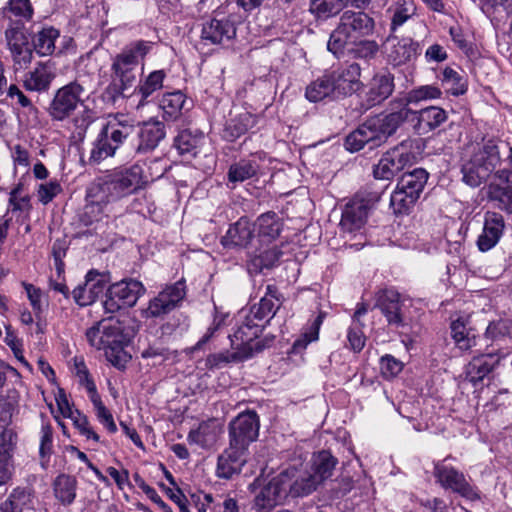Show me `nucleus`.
<instances>
[{
	"instance_id": "obj_59",
	"label": "nucleus",
	"mask_w": 512,
	"mask_h": 512,
	"mask_svg": "<svg viewBox=\"0 0 512 512\" xmlns=\"http://www.w3.org/2000/svg\"><path fill=\"white\" fill-rule=\"evenodd\" d=\"M94 408L96 410V415L101 424H103L110 433H114L117 431V426L114 422L112 414L109 410L104 406L103 402L100 399L99 394L95 396V398H90Z\"/></svg>"
},
{
	"instance_id": "obj_30",
	"label": "nucleus",
	"mask_w": 512,
	"mask_h": 512,
	"mask_svg": "<svg viewBox=\"0 0 512 512\" xmlns=\"http://www.w3.org/2000/svg\"><path fill=\"white\" fill-rule=\"evenodd\" d=\"M55 78L53 67L48 63H39L25 74L23 85L28 91L46 92Z\"/></svg>"
},
{
	"instance_id": "obj_3",
	"label": "nucleus",
	"mask_w": 512,
	"mask_h": 512,
	"mask_svg": "<svg viewBox=\"0 0 512 512\" xmlns=\"http://www.w3.org/2000/svg\"><path fill=\"white\" fill-rule=\"evenodd\" d=\"M149 182L141 164L116 169L91 184L90 196L95 201H116L143 189Z\"/></svg>"
},
{
	"instance_id": "obj_54",
	"label": "nucleus",
	"mask_w": 512,
	"mask_h": 512,
	"mask_svg": "<svg viewBox=\"0 0 512 512\" xmlns=\"http://www.w3.org/2000/svg\"><path fill=\"white\" fill-rule=\"evenodd\" d=\"M442 91L435 85H422L408 92L405 105L409 103H419L421 101L439 99Z\"/></svg>"
},
{
	"instance_id": "obj_26",
	"label": "nucleus",
	"mask_w": 512,
	"mask_h": 512,
	"mask_svg": "<svg viewBox=\"0 0 512 512\" xmlns=\"http://www.w3.org/2000/svg\"><path fill=\"white\" fill-rule=\"evenodd\" d=\"M248 450L229 443V446L218 457L217 475L223 479H230L241 472L246 463Z\"/></svg>"
},
{
	"instance_id": "obj_18",
	"label": "nucleus",
	"mask_w": 512,
	"mask_h": 512,
	"mask_svg": "<svg viewBox=\"0 0 512 512\" xmlns=\"http://www.w3.org/2000/svg\"><path fill=\"white\" fill-rule=\"evenodd\" d=\"M377 306L389 325L396 328L407 325L405 299L401 297L398 291L394 289L381 291L377 299Z\"/></svg>"
},
{
	"instance_id": "obj_50",
	"label": "nucleus",
	"mask_w": 512,
	"mask_h": 512,
	"mask_svg": "<svg viewBox=\"0 0 512 512\" xmlns=\"http://www.w3.org/2000/svg\"><path fill=\"white\" fill-rule=\"evenodd\" d=\"M342 11L339 0H311L309 12L318 20H327Z\"/></svg>"
},
{
	"instance_id": "obj_20",
	"label": "nucleus",
	"mask_w": 512,
	"mask_h": 512,
	"mask_svg": "<svg viewBox=\"0 0 512 512\" xmlns=\"http://www.w3.org/2000/svg\"><path fill=\"white\" fill-rule=\"evenodd\" d=\"M135 127L138 138V143L135 146L137 153L153 151L166 136L165 125L159 120L151 119L139 123Z\"/></svg>"
},
{
	"instance_id": "obj_49",
	"label": "nucleus",
	"mask_w": 512,
	"mask_h": 512,
	"mask_svg": "<svg viewBox=\"0 0 512 512\" xmlns=\"http://www.w3.org/2000/svg\"><path fill=\"white\" fill-rule=\"evenodd\" d=\"M115 147L100 132L96 140L92 143L87 163L89 165H98L105 159L115 155Z\"/></svg>"
},
{
	"instance_id": "obj_5",
	"label": "nucleus",
	"mask_w": 512,
	"mask_h": 512,
	"mask_svg": "<svg viewBox=\"0 0 512 512\" xmlns=\"http://www.w3.org/2000/svg\"><path fill=\"white\" fill-rule=\"evenodd\" d=\"M89 344L105 350L106 359L116 368L124 369L131 356L124 350L127 338L119 321L105 319L89 328L86 332Z\"/></svg>"
},
{
	"instance_id": "obj_16",
	"label": "nucleus",
	"mask_w": 512,
	"mask_h": 512,
	"mask_svg": "<svg viewBox=\"0 0 512 512\" xmlns=\"http://www.w3.org/2000/svg\"><path fill=\"white\" fill-rule=\"evenodd\" d=\"M434 476L443 488L450 489L469 500L479 499L476 489L467 482L464 474L456 468L439 462L435 465Z\"/></svg>"
},
{
	"instance_id": "obj_63",
	"label": "nucleus",
	"mask_w": 512,
	"mask_h": 512,
	"mask_svg": "<svg viewBox=\"0 0 512 512\" xmlns=\"http://www.w3.org/2000/svg\"><path fill=\"white\" fill-rule=\"evenodd\" d=\"M67 418H70L73 421L75 427L82 435L86 436V438L93 439L96 442L99 441L98 434L89 426V422L85 415L81 414L78 410H75L71 416H68Z\"/></svg>"
},
{
	"instance_id": "obj_58",
	"label": "nucleus",
	"mask_w": 512,
	"mask_h": 512,
	"mask_svg": "<svg viewBox=\"0 0 512 512\" xmlns=\"http://www.w3.org/2000/svg\"><path fill=\"white\" fill-rule=\"evenodd\" d=\"M414 5L412 0H403L394 10L391 21V29L396 30L403 25L414 13Z\"/></svg>"
},
{
	"instance_id": "obj_55",
	"label": "nucleus",
	"mask_w": 512,
	"mask_h": 512,
	"mask_svg": "<svg viewBox=\"0 0 512 512\" xmlns=\"http://www.w3.org/2000/svg\"><path fill=\"white\" fill-rule=\"evenodd\" d=\"M73 372L78 378L79 384L86 388L90 398H95V396L98 395L96 385L90 377L89 371L82 358H74Z\"/></svg>"
},
{
	"instance_id": "obj_44",
	"label": "nucleus",
	"mask_w": 512,
	"mask_h": 512,
	"mask_svg": "<svg viewBox=\"0 0 512 512\" xmlns=\"http://www.w3.org/2000/svg\"><path fill=\"white\" fill-rule=\"evenodd\" d=\"M499 178L504 179L505 184L493 187L491 198L499 202L500 208L512 212V171H501Z\"/></svg>"
},
{
	"instance_id": "obj_47",
	"label": "nucleus",
	"mask_w": 512,
	"mask_h": 512,
	"mask_svg": "<svg viewBox=\"0 0 512 512\" xmlns=\"http://www.w3.org/2000/svg\"><path fill=\"white\" fill-rule=\"evenodd\" d=\"M59 37V31L53 27H44L33 38L36 52L41 56L51 55L55 50V41Z\"/></svg>"
},
{
	"instance_id": "obj_64",
	"label": "nucleus",
	"mask_w": 512,
	"mask_h": 512,
	"mask_svg": "<svg viewBox=\"0 0 512 512\" xmlns=\"http://www.w3.org/2000/svg\"><path fill=\"white\" fill-rule=\"evenodd\" d=\"M62 191V187L57 180H51L48 183L40 184L38 187V199L43 204H48Z\"/></svg>"
},
{
	"instance_id": "obj_1",
	"label": "nucleus",
	"mask_w": 512,
	"mask_h": 512,
	"mask_svg": "<svg viewBox=\"0 0 512 512\" xmlns=\"http://www.w3.org/2000/svg\"><path fill=\"white\" fill-rule=\"evenodd\" d=\"M91 84L83 76L58 88L47 107V114L54 122L70 120L77 136L84 138L88 128L98 118L97 111L87 104Z\"/></svg>"
},
{
	"instance_id": "obj_9",
	"label": "nucleus",
	"mask_w": 512,
	"mask_h": 512,
	"mask_svg": "<svg viewBox=\"0 0 512 512\" xmlns=\"http://www.w3.org/2000/svg\"><path fill=\"white\" fill-rule=\"evenodd\" d=\"M427 179L428 173L422 168L404 173L391 195L390 204L394 212L404 213L408 211L419 198Z\"/></svg>"
},
{
	"instance_id": "obj_24",
	"label": "nucleus",
	"mask_w": 512,
	"mask_h": 512,
	"mask_svg": "<svg viewBox=\"0 0 512 512\" xmlns=\"http://www.w3.org/2000/svg\"><path fill=\"white\" fill-rule=\"evenodd\" d=\"M283 479L280 473L259 491L254 499V505L257 509L269 511L286 499L288 493Z\"/></svg>"
},
{
	"instance_id": "obj_15",
	"label": "nucleus",
	"mask_w": 512,
	"mask_h": 512,
	"mask_svg": "<svg viewBox=\"0 0 512 512\" xmlns=\"http://www.w3.org/2000/svg\"><path fill=\"white\" fill-rule=\"evenodd\" d=\"M336 91V98H344L352 95L362 87L361 67L352 62L327 70Z\"/></svg>"
},
{
	"instance_id": "obj_6",
	"label": "nucleus",
	"mask_w": 512,
	"mask_h": 512,
	"mask_svg": "<svg viewBox=\"0 0 512 512\" xmlns=\"http://www.w3.org/2000/svg\"><path fill=\"white\" fill-rule=\"evenodd\" d=\"M374 29L375 21L367 13L346 10L330 34L327 49L339 58L344 55L349 44L371 35Z\"/></svg>"
},
{
	"instance_id": "obj_42",
	"label": "nucleus",
	"mask_w": 512,
	"mask_h": 512,
	"mask_svg": "<svg viewBox=\"0 0 512 512\" xmlns=\"http://www.w3.org/2000/svg\"><path fill=\"white\" fill-rule=\"evenodd\" d=\"M185 102V95L181 91H175L165 93L160 99L159 107L163 111L165 119L176 120L181 116Z\"/></svg>"
},
{
	"instance_id": "obj_25",
	"label": "nucleus",
	"mask_w": 512,
	"mask_h": 512,
	"mask_svg": "<svg viewBox=\"0 0 512 512\" xmlns=\"http://www.w3.org/2000/svg\"><path fill=\"white\" fill-rule=\"evenodd\" d=\"M504 228L505 221L501 214L491 211L486 212L483 231L477 239L479 250L486 252L495 247L503 235Z\"/></svg>"
},
{
	"instance_id": "obj_2",
	"label": "nucleus",
	"mask_w": 512,
	"mask_h": 512,
	"mask_svg": "<svg viewBox=\"0 0 512 512\" xmlns=\"http://www.w3.org/2000/svg\"><path fill=\"white\" fill-rule=\"evenodd\" d=\"M407 105L391 109L388 113H381L368 118L345 139V147L351 152H357L368 145L370 149L385 143L397 129L406 121L410 114Z\"/></svg>"
},
{
	"instance_id": "obj_27",
	"label": "nucleus",
	"mask_w": 512,
	"mask_h": 512,
	"mask_svg": "<svg viewBox=\"0 0 512 512\" xmlns=\"http://www.w3.org/2000/svg\"><path fill=\"white\" fill-rule=\"evenodd\" d=\"M499 361L500 357L493 353L475 356L466 366V380L477 386L488 377Z\"/></svg>"
},
{
	"instance_id": "obj_31",
	"label": "nucleus",
	"mask_w": 512,
	"mask_h": 512,
	"mask_svg": "<svg viewBox=\"0 0 512 512\" xmlns=\"http://www.w3.org/2000/svg\"><path fill=\"white\" fill-rule=\"evenodd\" d=\"M394 90V76L389 72H380L369 82L367 102L375 106L386 100Z\"/></svg>"
},
{
	"instance_id": "obj_40",
	"label": "nucleus",
	"mask_w": 512,
	"mask_h": 512,
	"mask_svg": "<svg viewBox=\"0 0 512 512\" xmlns=\"http://www.w3.org/2000/svg\"><path fill=\"white\" fill-rule=\"evenodd\" d=\"M13 433L0 424V486L11 477L8 461L13 446Z\"/></svg>"
},
{
	"instance_id": "obj_62",
	"label": "nucleus",
	"mask_w": 512,
	"mask_h": 512,
	"mask_svg": "<svg viewBox=\"0 0 512 512\" xmlns=\"http://www.w3.org/2000/svg\"><path fill=\"white\" fill-rule=\"evenodd\" d=\"M8 9L15 17L27 21L32 19L34 13L30 0H10Z\"/></svg>"
},
{
	"instance_id": "obj_22",
	"label": "nucleus",
	"mask_w": 512,
	"mask_h": 512,
	"mask_svg": "<svg viewBox=\"0 0 512 512\" xmlns=\"http://www.w3.org/2000/svg\"><path fill=\"white\" fill-rule=\"evenodd\" d=\"M410 161V155L405 152V146L393 148L385 153L378 164L375 166L373 173L375 178L382 180L392 179L404 166Z\"/></svg>"
},
{
	"instance_id": "obj_37",
	"label": "nucleus",
	"mask_w": 512,
	"mask_h": 512,
	"mask_svg": "<svg viewBox=\"0 0 512 512\" xmlns=\"http://www.w3.org/2000/svg\"><path fill=\"white\" fill-rule=\"evenodd\" d=\"M334 88L328 71H325L322 76L306 87L305 96L310 102H319L324 99L335 100L337 98Z\"/></svg>"
},
{
	"instance_id": "obj_51",
	"label": "nucleus",
	"mask_w": 512,
	"mask_h": 512,
	"mask_svg": "<svg viewBox=\"0 0 512 512\" xmlns=\"http://www.w3.org/2000/svg\"><path fill=\"white\" fill-rule=\"evenodd\" d=\"M440 80L446 92L453 96L463 95L467 91L464 77L450 67H446L442 71Z\"/></svg>"
},
{
	"instance_id": "obj_46",
	"label": "nucleus",
	"mask_w": 512,
	"mask_h": 512,
	"mask_svg": "<svg viewBox=\"0 0 512 512\" xmlns=\"http://www.w3.org/2000/svg\"><path fill=\"white\" fill-rule=\"evenodd\" d=\"M259 169L256 161L242 159L237 163L230 166L228 170V181L235 187L236 183L244 182L245 180L254 177Z\"/></svg>"
},
{
	"instance_id": "obj_17",
	"label": "nucleus",
	"mask_w": 512,
	"mask_h": 512,
	"mask_svg": "<svg viewBox=\"0 0 512 512\" xmlns=\"http://www.w3.org/2000/svg\"><path fill=\"white\" fill-rule=\"evenodd\" d=\"M373 206L370 198L357 194L346 205L342 211L340 220L341 230L352 233L361 229L368 217V213Z\"/></svg>"
},
{
	"instance_id": "obj_43",
	"label": "nucleus",
	"mask_w": 512,
	"mask_h": 512,
	"mask_svg": "<svg viewBox=\"0 0 512 512\" xmlns=\"http://www.w3.org/2000/svg\"><path fill=\"white\" fill-rule=\"evenodd\" d=\"M218 430L214 422H203L197 429L188 434L190 444H196L201 448H209L217 441Z\"/></svg>"
},
{
	"instance_id": "obj_52",
	"label": "nucleus",
	"mask_w": 512,
	"mask_h": 512,
	"mask_svg": "<svg viewBox=\"0 0 512 512\" xmlns=\"http://www.w3.org/2000/svg\"><path fill=\"white\" fill-rule=\"evenodd\" d=\"M165 77L166 73L164 70H156L151 72L145 80L139 84L136 91L141 95L140 104L163 87Z\"/></svg>"
},
{
	"instance_id": "obj_57",
	"label": "nucleus",
	"mask_w": 512,
	"mask_h": 512,
	"mask_svg": "<svg viewBox=\"0 0 512 512\" xmlns=\"http://www.w3.org/2000/svg\"><path fill=\"white\" fill-rule=\"evenodd\" d=\"M91 185L89 186L87 190V204L84 208L83 217L87 218L85 220L86 224H91L94 221H98L100 219L101 214L103 213V208L106 206L110 201H95L91 196Z\"/></svg>"
},
{
	"instance_id": "obj_13",
	"label": "nucleus",
	"mask_w": 512,
	"mask_h": 512,
	"mask_svg": "<svg viewBox=\"0 0 512 512\" xmlns=\"http://www.w3.org/2000/svg\"><path fill=\"white\" fill-rule=\"evenodd\" d=\"M259 417L255 411L238 414L229 423V443L248 450L259 435Z\"/></svg>"
},
{
	"instance_id": "obj_35",
	"label": "nucleus",
	"mask_w": 512,
	"mask_h": 512,
	"mask_svg": "<svg viewBox=\"0 0 512 512\" xmlns=\"http://www.w3.org/2000/svg\"><path fill=\"white\" fill-rule=\"evenodd\" d=\"M257 228L258 238L263 242L275 240L283 229V222L274 212L261 214L253 224Z\"/></svg>"
},
{
	"instance_id": "obj_45",
	"label": "nucleus",
	"mask_w": 512,
	"mask_h": 512,
	"mask_svg": "<svg viewBox=\"0 0 512 512\" xmlns=\"http://www.w3.org/2000/svg\"><path fill=\"white\" fill-rule=\"evenodd\" d=\"M77 480L75 477L60 474L54 481V493L56 498L65 505L71 504L76 497Z\"/></svg>"
},
{
	"instance_id": "obj_60",
	"label": "nucleus",
	"mask_w": 512,
	"mask_h": 512,
	"mask_svg": "<svg viewBox=\"0 0 512 512\" xmlns=\"http://www.w3.org/2000/svg\"><path fill=\"white\" fill-rule=\"evenodd\" d=\"M53 431L52 427L49 424H43L41 427V437H40V447H39V455L42 460V466H45L48 459L52 453L53 447V439H52Z\"/></svg>"
},
{
	"instance_id": "obj_7",
	"label": "nucleus",
	"mask_w": 512,
	"mask_h": 512,
	"mask_svg": "<svg viewBox=\"0 0 512 512\" xmlns=\"http://www.w3.org/2000/svg\"><path fill=\"white\" fill-rule=\"evenodd\" d=\"M153 43L139 40L131 43L118 54L112 63L115 81L120 82L118 91L124 95L125 90L131 88L136 82V70L140 60L150 52Z\"/></svg>"
},
{
	"instance_id": "obj_48",
	"label": "nucleus",
	"mask_w": 512,
	"mask_h": 512,
	"mask_svg": "<svg viewBox=\"0 0 512 512\" xmlns=\"http://www.w3.org/2000/svg\"><path fill=\"white\" fill-rule=\"evenodd\" d=\"M380 50L375 40L361 38L348 45L346 51L356 59L370 61L376 58Z\"/></svg>"
},
{
	"instance_id": "obj_34",
	"label": "nucleus",
	"mask_w": 512,
	"mask_h": 512,
	"mask_svg": "<svg viewBox=\"0 0 512 512\" xmlns=\"http://www.w3.org/2000/svg\"><path fill=\"white\" fill-rule=\"evenodd\" d=\"M419 54V44L406 38L391 47L388 53V61L394 66H401L415 60Z\"/></svg>"
},
{
	"instance_id": "obj_29",
	"label": "nucleus",
	"mask_w": 512,
	"mask_h": 512,
	"mask_svg": "<svg viewBox=\"0 0 512 512\" xmlns=\"http://www.w3.org/2000/svg\"><path fill=\"white\" fill-rule=\"evenodd\" d=\"M104 290V281L101 275L94 270L87 273L85 283L77 286L72 294L75 302L80 306L92 304L97 296Z\"/></svg>"
},
{
	"instance_id": "obj_32",
	"label": "nucleus",
	"mask_w": 512,
	"mask_h": 512,
	"mask_svg": "<svg viewBox=\"0 0 512 512\" xmlns=\"http://www.w3.org/2000/svg\"><path fill=\"white\" fill-rule=\"evenodd\" d=\"M282 302L278 296V291L274 286L268 285L265 295L258 304L251 307L248 317L253 321L270 320L280 308Z\"/></svg>"
},
{
	"instance_id": "obj_38",
	"label": "nucleus",
	"mask_w": 512,
	"mask_h": 512,
	"mask_svg": "<svg viewBox=\"0 0 512 512\" xmlns=\"http://www.w3.org/2000/svg\"><path fill=\"white\" fill-rule=\"evenodd\" d=\"M256 123L257 117L250 112L244 111L226 123L223 137L228 141H234L253 128Z\"/></svg>"
},
{
	"instance_id": "obj_39",
	"label": "nucleus",
	"mask_w": 512,
	"mask_h": 512,
	"mask_svg": "<svg viewBox=\"0 0 512 512\" xmlns=\"http://www.w3.org/2000/svg\"><path fill=\"white\" fill-rule=\"evenodd\" d=\"M281 256L282 252L276 246L259 251L251 255L247 263L248 271L251 274H258L264 269H271L279 262Z\"/></svg>"
},
{
	"instance_id": "obj_8",
	"label": "nucleus",
	"mask_w": 512,
	"mask_h": 512,
	"mask_svg": "<svg viewBox=\"0 0 512 512\" xmlns=\"http://www.w3.org/2000/svg\"><path fill=\"white\" fill-rule=\"evenodd\" d=\"M500 162L498 147L488 142L474 152L471 159L462 166L463 181L471 186L478 187L488 179L492 171Z\"/></svg>"
},
{
	"instance_id": "obj_56",
	"label": "nucleus",
	"mask_w": 512,
	"mask_h": 512,
	"mask_svg": "<svg viewBox=\"0 0 512 512\" xmlns=\"http://www.w3.org/2000/svg\"><path fill=\"white\" fill-rule=\"evenodd\" d=\"M200 139L190 131H181L174 140V147L181 155H196Z\"/></svg>"
},
{
	"instance_id": "obj_41",
	"label": "nucleus",
	"mask_w": 512,
	"mask_h": 512,
	"mask_svg": "<svg viewBox=\"0 0 512 512\" xmlns=\"http://www.w3.org/2000/svg\"><path fill=\"white\" fill-rule=\"evenodd\" d=\"M451 336L456 346L463 351H467L476 346L477 337L474 330L467 327L465 321L458 318L452 321L450 325Z\"/></svg>"
},
{
	"instance_id": "obj_19",
	"label": "nucleus",
	"mask_w": 512,
	"mask_h": 512,
	"mask_svg": "<svg viewBox=\"0 0 512 512\" xmlns=\"http://www.w3.org/2000/svg\"><path fill=\"white\" fill-rule=\"evenodd\" d=\"M236 36L234 23L227 19H210L202 24L201 41L205 45H224Z\"/></svg>"
},
{
	"instance_id": "obj_23",
	"label": "nucleus",
	"mask_w": 512,
	"mask_h": 512,
	"mask_svg": "<svg viewBox=\"0 0 512 512\" xmlns=\"http://www.w3.org/2000/svg\"><path fill=\"white\" fill-rule=\"evenodd\" d=\"M408 121L415 122L414 130L418 135H425L443 124L447 118V112L438 106H429L419 111L410 108Z\"/></svg>"
},
{
	"instance_id": "obj_21",
	"label": "nucleus",
	"mask_w": 512,
	"mask_h": 512,
	"mask_svg": "<svg viewBox=\"0 0 512 512\" xmlns=\"http://www.w3.org/2000/svg\"><path fill=\"white\" fill-rule=\"evenodd\" d=\"M281 476L284 478L288 496L291 497L307 496L319 487V484L307 468L300 471L295 468H289L283 471Z\"/></svg>"
},
{
	"instance_id": "obj_61",
	"label": "nucleus",
	"mask_w": 512,
	"mask_h": 512,
	"mask_svg": "<svg viewBox=\"0 0 512 512\" xmlns=\"http://www.w3.org/2000/svg\"><path fill=\"white\" fill-rule=\"evenodd\" d=\"M403 369V363L392 355H384L380 359V370L385 378L397 376Z\"/></svg>"
},
{
	"instance_id": "obj_28",
	"label": "nucleus",
	"mask_w": 512,
	"mask_h": 512,
	"mask_svg": "<svg viewBox=\"0 0 512 512\" xmlns=\"http://www.w3.org/2000/svg\"><path fill=\"white\" fill-rule=\"evenodd\" d=\"M254 237V226L245 217L229 227L226 234L221 238V244L225 248L246 247Z\"/></svg>"
},
{
	"instance_id": "obj_53",
	"label": "nucleus",
	"mask_w": 512,
	"mask_h": 512,
	"mask_svg": "<svg viewBox=\"0 0 512 512\" xmlns=\"http://www.w3.org/2000/svg\"><path fill=\"white\" fill-rule=\"evenodd\" d=\"M325 317L324 312H320L312 321L307 330L293 344V351L299 352L307 347L311 342L317 341L319 338V330Z\"/></svg>"
},
{
	"instance_id": "obj_36",
	"label": "nucleus",
	"mask_w": 512,
	"mask_h": 512,
	"mask_svg": "<svg viewBox=\"0 0 512 512\" xmlns=\"http://www.w3.org/2000/svg\"><path fill=\"white\" fill-rule=\"evenodd\" d=\"M135 130L136 127L133 121L124 119L107 123L100 132L104 137H107L116 151Z\"/></svg>"
},
{
	"instance_id": "obj_12",
	"label": "nucleus",
	"mask_w": 512,
	"mask_h": 512,
	"mask_svg": "<svg viewBox=\"0 0 512 512\" xmlns=\"http://www.w3.org/2000/svg\"><path fill=\"white\" fill-rule=\"evenodd\" d=\"M186 295V287L183 281L167 285L154 298H152L142 315L145 318H160L176 309Z\"/></svg>"
},
{
	"instance_id": "obj_11",
	"label": "nucleus",
	"mask_w": 512,
	"mask_h": 512,
	"mask_svg": "<svg viewBox=\"0 0 512 512\" xmlns=\"http://www.w3.org/2000/svg\"><path fill=\"white\" fill-rule=\"evenodd\" d=\"M145 293L144 285L137 280H122L112 284L106 293L103 308L107 313L134 306L139 297Z\"/></svg>"
},
{
	"instance_id": "obj_33",
	"label": "nucleus",
	"mask_w": 512,
	"mask_h": 512,
	"mask_svg": "<svg viewBox=\"0 0 512 512\" xmlns=\"http://www.w3.org/2000/svg\"><path fill=\"white\" fill-rule=\"evenodd\" d=\"M336 464L337 459L329 451L323 450L312 456L306 468L320 486L333 475Z\"/></svg>"
},
{
	"instance_id": "obj_4",
	"label": "nucleus",
	"mask_w": 512,
	"mask_h": 512,
	"mask_svg": "<svg viewBox=\"0 0 512 512\" xmlns=\"http://www.w3.org/2000/svg\"><path fill=\"white\" fill-rule=\"evenodd\" d=\"M149 182L141 164L116 169L91 184L90 196L95 201H116L143 189Z\"/></svg>"
},
{
	"instance_id": "obj_10",
	"label": "nucleus",
	"mask_w": 512,
	"mask_h": 512,
	"mask_svg": "<svg viewBox=\"0 0 512 512\" xmlns=\"http://www.w3.org/2000/svg\"><path fill=\"white\" fill-rule=\"evenodd\" d=\"M262 325L246 316L245 321L230 335L231 347L234 350L232 359L247 360L255 353L263 350L264 346L258 340Z\"/></svg>"
},
{
	"instance_id": "obj_14",
	"label": "nucleus",
	"mask_w": 512,
	"mask_h": 512,
	"mask_svg": "<svg viewBox=\"0 0 512 512\" xmlns=\"http://www.w3.org/2000/svg\"><path fill=\"white\" fill-rule=\"evenodd\" d=\"M5 39L14 64L26 68L32 61L33 53L23 23L12 22L5 31Z\"/></svg>"
}]
</instances>
